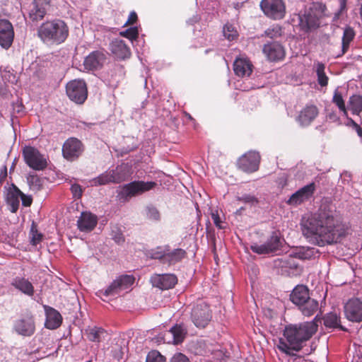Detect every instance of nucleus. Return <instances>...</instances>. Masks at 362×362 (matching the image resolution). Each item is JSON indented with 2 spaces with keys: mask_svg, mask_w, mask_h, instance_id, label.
I'll use <instances>...</instances> for the list:
<instances>
[{
  "mask_svg": "<svg viewBox=\"0 0 362 362\" xmlns=\"http://www.w3.org/2000/svg\"><path fill=\"white\" fill-rule=\"evenodd\" d=\"M302 230L309 242L320 247L337 243L346 235L334 205L327 202L303 223Z\"/></svg>",
  "mask_w": 362,
  "mask_h": 362,
  "instance_id": "obj_1",
  "label": "nucleus"
},
{
  "mask_svg": "<svg viewBox=\"0 0 362 362\" xmlns=\"http://www.w3.org/2000/svg\"><path fill=\"white\" fill-rule=\"evenodd\" d=\"M317 315L311 321L285 326L283 338L279 339L278 349L286 355H294L302 349L306 341L316 333L318 328Z\"/></svg>",
  "mask_w": 362,
  "mask_h": 362,
  "instance_id": "obj_2",
  "label": "nucleus"
},
{
  "mask_svg": "<svg viewBox=\"0 0 362 362\" xmlns=\"http://www.w3.org/2000/svg\"><path fill=\"white\" fill-rule=\"evenodd\" d=\"M69 35V28L65 21L53 19L42 23L37 29V35L47 45H61Z\"/></svg>",
  "mask_w": 362,
  "mask_h": 362,
  "instance_id": "obj_3",
  "label": "nucleus"
},
{
  "mask_svg": "<svg viewBox=\"0 0 362 362\" xmlns=\"http://www.w3.org/2000/svg\"><path fill=\"white\" fill-rule=\"evenodd\" d=\"M156 185L154 182L133 181L124 185L118 191L117 197L122 202H128L132 197L140 195Z\"/></svg>",
  "mask_w": 362,
  "mask_h": 362,
  "instance_id": "obj_4",
  "label": "nucleus"
},
{
  "mask_svg": "<svg viewBox=\"0 0 362 362\" xmlns=\"http://www.w3.org/2000/svg\"><path fill=\"white\" fill-rule=\"evenodd\" d=\"M211 318V311L206 303L200 300L194 305L191 312V320L197 327H206Z\"/></svg>",
  "mask_w": 362,
  "mask_h": 362,
  "instance_id": "obj_5",
  "label": "nucleus"
},
{
  "mask_svg": "<svg viewBox=\"0 0 362 362\" xmlns=\"http://www.w3.org/2000/svg\"><path fill=\"white\" fill-rule=\"evenodd\" d=\"M187 334V326L183 323L175 324L169 330L159 334L158 341L180 344L183 342Z\"/></svg>",
  "mask_w": 362,
  "mask_h": 362,
  "instance_id": "obj_6",
  "label": "nucleus"
},
{
  "mask_svg": "<svg viewBox=\"0 0 362 362\" xmlns=\"http://www.w3.org/2000/svg\"><path fill=\"white\" fill-rule=\"evenodd\" d=\"M134 277L132 275H121L105 289L98 291L100 296H115L120 293V292L129 289L134 283Z\"/></svg>",
  "mask_w": 362,
  "mask_h": 362,
  "instance_id": "obj_7",
  "label": "nucleus"
},
{
  "mask_svg": "<svg viewBox=\"0 0 362 362\" xmlns=\"http://www.w3.org/2000/svg\"><path fill=\"white\" fill-rule=\"evenodd\" d=\"M23 156L25 163L32 169L42 170L47 165L44 156L35 147L26 146L23 148Z\"/></svg>",
  "mask_w": 362,
  "mask_h": 362,
  "instance_id": "obj_8",
  "label": "nucleus"
},
{
  "mask_svg": "<svg viewBox=\"0 0 362 362\" xmlns=\"http://www.w3.org/2000/svg\"><path fill=\"white\" fill-rule=\"evenodd\" d=\"M69 98L77 104H83L88 96V89L83 80H74L69 82L66 86Z\"/></svg>",
  "mask_w": 362,
  "mask_h": 362,
  "instance_id": "obj_9",
  "label": "nucleus"
},
{
  "mask_svg": "<svg viewBox=\"0 0 362 362\" xmlns=\"http://www.w3.org/2000/svg\"><path fill=\"white\" fill-rule=\"evenodd\" d=\"M282 245L281 238L274 232L267 241L261 245L254 243L250 245L251 250L258 255H267L280 250Z\"/></svg>",
  "mask_w": 362,
  "mask_h": 362,
  "instance_id": "obj_10",
  "label": "nucleus"
},
{
  "mask_svg": "<svg viewBox=\"0 0 362 362\" xmlns=\"http://www.w3.org/2000/svg\"><path fill=\"white\" fill-rule=\"evenodd\" d=\"M260 7L264 13L273 19H281L285 14V6L282 0H262Z\"/></svg>",
  "mask_w": 362,
  "mask_h": 362,
  "instance_id": "obj_11",
  "label": "nucleus"
},
{
  "mask_svg": "<svg viewBox=\"0 0 362 362\" xmlns=\"http://www.w3.org/2000/svg\"><path fill=\"white\" fill-rule=\"evenodd\" d=\"M13 330L23 337H31L35 332V322L31 314L22 316L13 323Z\"/></svg>",
  "mask_w": 362,
  "mask_h": 362,
  "instance_id": "obj_12",
  "label": "nucleus"
},
{
  "mask_svg": "<svg viewBox=\"0 0 362 362\" xmlns=\"http://www.w3.org/2000/svg\"><path fill=\"white\" fill-rule=\"evenodd\" d=\"M83 151V145L76 138H69L62 146V155L69 161L76 160Z\"/></svg>",
  "mask_w": 362,
  "mask_h": 362,
  "instance_id": "obj_13",
  "label": "nucleus"
},
{
  "mask_svg": "<svg viewBox=\"0 0 362 362\" xmlns=\"http://www.w3.org/2000/svg\"><path fill=\"white\" fill-rule=\"evenodd\" d=\"M260 156L257 151H248L238 160V168L245 173H253L258 170Z\"/></svg>",
  "mask_w": 362,
  "mask_h": 362,
  "instance_id": "obj_14",
  "label": "nucleus"
},
{
  "mask_svg": "<svg viewBox=\"0 0 362 362\" xmlns=\"http://www.w3.org/2000/svg\"><path fill=\"white\" fill-rule=\"evenodd\" d=\"M51 0H33L29 10L28 18L32 22L42 21L50 6Z\"/></svg>",
  "mask_w": 362,
  "mask_h": 362,
  "instance_id": "obj_15",
  "label": "nucleus"
},
{
  "mask_svg": "<svg viewBox=\"0 0 362 362\" xmlns=\"http://www.w3.org/2000/svg\"><path fill=\"white\" fill-rule=\"evenodd\" d=\"M344 315L346 319L353 322L362 321V301L358 298L348 300L344 305Z\"/></svg>",
  "mask_w": 362,
  "mask_h": 362,
  "instance_id": "obj_16",
  "label": "nucleus"
},
{
  "mask_svg": "<svg viewBox=\"0 0 362 362\" xmlns=\"http://www.w3.org/2000/svg\"><path fill=\"white\" fill-rule=\"evenodd\" d=\"M14 40V29L12 23L7 19H0V46L8 49Z\"/></svg>",
  "mask_w": 362,
  "mask_h": 362,
  "instance_id": "obj_17",
  "label": "nucleus"
},
{
  "mask_svg": "<svg viewBox=\"0 0 362 362\" xmlns=\"http://www.w3.org/2000/svg\"><path fill=\"white\" fill-rule=\"evenodd\" d=\"M315 191V185L314 182L310 183L293 193L288 200L287 204L289 205L297 206L303 202L309 199Z\"/></svg>",
  "mask_w": 362,
  "mask_h": 362,
  "instance_id": "obj_18",
  "label": "nucleus"
},
{
  "mask_svg": "<svg viewBox=\"0 0 362 362\" xmlns=\"http://www.w3.org/2000/svg\"><path fill=\"white\" fill-rule=\"evenodd\" d=\"M151 283L153 287L161 290L172 288L177 282V276L173 274H155L151 277Z\"/></svg>",
  "mask_w": 362,
  "mask_h": 362,
  "instance_id": "obj_19",
  "label": "nucleus"
},
{
  "mask_svg": "<svg viewBox=\"0 0 362 362\" xmlns=\"http://www.w3.org/2000/svg\"><path fill=\"white\" fill-rule=\"evenodd\" d=\"M268 60L278 62L284 59L286 51L281 44L277 42H272L264 45L262 49Z\"/></svg>",
  "mask_w": 362,
  "mask_h": 362,
  "instance_id": "obj_20",
  "label": "nucleus"
},
{
  "mask_svg": "<svg viewBox=\"0 0 362 362\" xmlns=\"http://www.w3.org/2000/svg\"><path fill=\"white\" fill-rule=\"evenodd\" d=\"M98 221L96 215L89 211H83L77 220V228L81 232L89 233L95 228Z\"/></svg>",
  "mask_w": 362,
  "mask_h": 362,
  "instance_id": "obj_21",
  "label": "nucleus"
},
{
  "mask_svg": "<svg viewBox=\"0 0 362 362\" xmlns=\"http://www.w3.org/2000/svg\"><path fill=\"white\" fill-rule=\"evenodd\" d=\"M112 54L118 59L124 60L131 56V51L126 42L119 38L112 40L109 45Z\"/></svg>",
  "mask_w": 362,
  "mask_h": 362,
  "instance_id": "obj_22",
  "label": "nucleus"
},
{
  "mask_svg": "<svg viewBox=\"0 0 362 362\" xmlns=\"http://www.w3.org/2000/svg\"><path fill=\"white\" fill-rule=\"evenodd\" d=\"M105 59L106 56L102 51H93L85 58L84 68L88 71L98 70L102 67Z\"/></svg>",
  "mask_w": 362,
  "mask_h": 362,
  "instance_id": "obj_23",
  "label": "nucleus"
},
{
  "mask_svg": "<svg viewBox=\"0 0 362 362\" xmlns=\"http://www.w3.org/2000/svg\"><path fill=\"white\" fill-rule=\"evenodd\" d=\"M295 258L296 257H293L291 252L288 256L276 259L274 261V265L276 267L281 268L283 272L294 274L298 270V264Z\"/></svg>",
  "mask_w": 362,
  "mask_h": 362,
  "instance_id": "obj_24",
  "label": "nucleus"
},
{
  "mask_svg": "<svg viewBox=\"0 0 362 362\" xmlns=\"http://www.w3.org/2000/svg\"><path fill=\"white\" fill-rule=\"evenodd\" d=\"M319 111L315 105H306L299 113L297 120L300 126L307 127L317 117Z\"/></svg>",
  "mask_w": 362,
  "mask_h": 362,
  "instance_id": "obj_25",
  "label": "nucleus"
},
{
  "mask_svg": "<svg viewBox=\"0 0 362 362\" xmlns=\"http://www.w3.org/2000/svg\"><path fill=\"white\" fill-rule=\"evenodd\" d=\"M299 20L300 27L307 32L320 26V20L312 11H305L303 15L299 16Z\"/></svg>",
  "mask_w": 362,
  "mask_h": 362,
  "instance_id": "obj_26",
  "label": "nucleus"
},
{
  "mask_svg": "<svg viewBox=\"0 0 362 362\" xmlns=\"http://www.w3.org/2000/svg\"><path fill=\"white\" fill-rule=\"evenodd\" d=\"M11 285L18 291L28 296H33L35 289L33 284L23 276H16L12 279Z\"/></svg>",
  "mask_w": 362,
  "mask_h": 362,
  "instance_id": "obj_27",
  "label": "nucleus"
},
{
  "mask_svg": "<svg viewBox=\"0 0 362 362\" xmlns=\"http://www.w3.org/2000/svg\"><path fill=\"white\" fill-rule=\"evenodd\" d=\"M46 313L45 327L49 329L58 328L62 322V317L60 313L54 308L45 305Z\"/></svg>",
  "mask_w": 362,
  "mask_h": 362,
  "instance_id": "obj_28",
  "label": "nucleus"
},
{
  "mask_svg": "<svg viewBox=\"0 0 362 362\" xmlns=\"http://www.w3.org/2000/svg\"><path fill=\"white\" fill-rule=\"evenodd\" d=\"M22 192L14 185L11 184L7 189L6 202L10 206V211L16 213L20 205V199Z\"/></svg>",
  "mask_w": 362,
  "mask_h": 362,
  "instance_id": "obj_29",
  "label": "nucleus"
},
{
  "mask_svg": "<svg viewBox=\"0 0 362 362\" xmlns=\"http://www.w3.org/2000/svg\"><path fill=\"white\" fill-rule=\"evenodd\" d=\"M114 177L115 183H120L129 178L132 175V165L127 163H122L118 165L115 169L110 170Z\"/></svg>",
  "mask_w": 362,
  "mask_h": 362,
  "instance_id": "obj_30",
  "label": "nucleus"
},
{
  "mask_svg": "<svg viewBox=\"0 0 362 362\" xmlns=\"http://www.w3.org/2000/svg\"><path fill=\"white\" fill-rule=\"evenodd\" d=\"M308 298H310L309 289L304 285H297L290 295V300L296 306L302 305L303 302Z\"/></svg>",
  "mask_w": 362,
  "mask_h": 362,
  "instance_id": "obj_31",
  "label": "nucleus"
},
{
  "mask_svg": "<svg viewBox=\"0 0 362 362\" xmlns=\"http://www.w3.org/2000/svg\"><path fill=\"white\" fill-rule=\"evenodd\" d=\"M252 64L244 58H237L233 63V70L235 75L244 77L249 76L252 73Z\"/></svg>",
  "mask_w": 362,
  "mask_h": 362,
  "instance_id": "obj_32",
  "label": "nucleus"
},
{
  "mask_svg": "<svg viewBox=\"0 0 362 362\" xmlns=\"http://www.w3.org/2000/svg\"><path fill=\"white\" fill-rule=\"evenodd\" d=\"M187 252L185 250L181 248H176L171 250L170 246L168 245L167 255L165 256V264L168 265L175 264L181 262L185 258Z\"/></svg>",
  "mask_w": 362,
  "mask_h": 362,
  "instance_id": "obj_33",
  "label": "nucleus"
},
{
  "mask_svg": "<svg viewBox=\"0 0 362 362\" xmlns=\"http://www.w3.org/2000/svg\"><path fill=\"white\" fill-rule=\"evenodd\" d=\"M292 256L300 259H310L319 256V251L315 247H302L292 252Z\"/></svg>",
  "mask_w": 362,
  "mask_h": 362,
  "instance_id": "obj_34",
  "label": "nucleus"
},
{
  "mask_svg": "<svg viewBox=\"0 0 362 362\" xmlns=\"http://www.w3.org/2000/svg\"><path fill=\"white\" fill-rule=\"evenodd\" d=\"M302 314L305 316H311L319 309L318 301L315 299L308 298L302 305L298 306Z\"/></svg>",
  "mask_w": 362,
  "mask_h": 362,
  "instance_id": "obj_35",
  "label": "nucleus"
},
{
  "mask_svg": "<svg viewBox=\"0 0 362 362\" xmlns=\"http://www.w3.org/2000/svg\"><path fill=\"white\" fill-rule=\"evenodd\" d=\"M340 316L336 313L331 312L327 313L324 317V325L327 328H338L343 331H346L347 329L341 325Z\"/></svg>",
  "mask_w": 362,
  "mask_h": 362,
  "instance_id": "obj_36",
  "label": "nucleus"
},
{
  "mask_svg": "<svg viewBox=\"0 0 362 362\" xmlns=\"http://www.w3.org/2000/svg\"><path fill=\"white\" fill-rule=\"evenodd\" d=\"M90 186L98 187L115 183L114 177L110 170H107L98 177L93 178L89 181Z\"/></svg>",
  "mask_w": 362,
  "mask_h": 362,
  "instance_id": "obj_37",
  "label": "nucleus"
},
{
  "mask_svg": "<svg viewBox=\"0 0 362 362\" xmlns=\"http://www.w3.org/2000/svg\"><path fill=\"white\" fill-rule=\"evenodd\" d=\"M85 333L89 341L99 343L102 341L104 334H105V331L102 327H88L85 329Z\"/></svg>",
  "mask_w": 362,
  "mask_h": 362,
  "instance_id": "obj_38",
  "label": "nucleus"
},
{
  "mask_svg": "<svg viewBox=\"0 0 362 362\" xmlns=\"http://www.w3.org/2000/svg\"><path fill=\"white\" fill-rule=\"evenodd\" d=\"M347 108L351 111L353 115H359L362 112V95H353L350 96Z\"/></svg>",
  "mask_w": 362,
  "mask_h": 362,
  "instance_id": "obj_39",
  "label": "nucleus"
},
{
  "mask_svg": "<svg viewBox=\"0 0 362 362\" xmlns=\"http://www.w3.org/2000/svg\"><path fill=\"white\" fill-rule=\"evenodd\" d=\"M355 32L352 28L347 26L344 30L341 42V54H344L349 48L350 42L354 40Z\"/></svg>",
  "mask_w": 362,
  "mask_h": 362,
  "instance_id": "obj_40",
  "label": "nucleus"
},
{
  "mask_svg": "<svg viewBox=\"0 0 362 362\" xmlns=\"http://www.w3.org/2000/svg\"><path fill=\"white\" fill-rule=\"evenodd\" d=\"M332 103L335 104L339 108V111L342 112L344 117H347L348 112L346 107L345 102L343 99L342 94L339 91V88H337L334 91V95L332 100Z\"/></svg>",
  "mask_w": 362,
  "mask_h": 362,
  "instance_id": "obj_41",
  "label": "nucleus"
},
{
  "mask_svg": "<svg viewBox=\"0 0 362 362\" xmlns=\"http://www.w3.org/2000/svg\"><path fill=\"white\" fill-rule=\"evenodd\" d=\"M168 245L157 247L149 252L151 259H158L162 264H165V256L167 255Z\"/></svg>",
  "mask_w": 362,
  "mask_h": 362,
  "instance_id": "obj_42",
  "label": "nucleus"
},
{
  "mask_svg": "<svg viewBox=\"0 0 362 362\" xmlns=\"http://www.w3.org/2000/svg\"><path fill=\"white\" fill-rule=\"evenodd\" d=\"M325 66L322 62H317L316 64V74L317 76V82L321 86H326L328 83V77L326 76Z\"/></svg>",
  "mask_w": 362,
  "mask_h": 362,
  "instance_id": "obj_43",
  "label": "nucleus"
},
{
  "mask_svg": "<svg viewBox=\"0 0 362 362\" xmlns=\"http://www.w3.org/2000/svg\"><path fill=\"white\" fill-rule=\"evenodd\" d=\"M30 244L36 246L42 240V234L39 233L37 228V225L33 222L30 231Z\"/></svg>",
  "mask_w": 362,
  "mask_h": 362,
  "instance_id": "obj_44",
  "label": "nucleus"
},
{
  "mask_svg": "<svg viewBox=\"0 0 362 362\" xmlns=\"http://www.w3.org/2000/svg\"><path fill=\"white\" fill-rule=\"evenodd\" d=\"M265 35L270 38H276L282 35L283 30L279 25H273L267 28L265 32Z\"/></svg>",
  "mask_w": 362,
  "mask_h": 362,
  "instance_id": "obj_45",
  "label": "nucleus"
},
{
  "mask_svg": "<svg viewBox=\"0 0 362 362\" xmlns=\"http://www.w3.org/2000/svg\"><path fill=\"white\" fill-rule=\"evenodd\" d=\"M146 217L152 221H158L160 219V214L158 209L153 206H148L146 208Z\"/></svg>",
  "mask_w": 362,
  "mask_h": 362,
  "instance_id": "obj_46",
  "label": "nucleus"
},
{
  "mask_svg": "<svg viewBox=\"0 0 362 362\" xmlns=\"http://www.w3.org/2000/svg\"><path fill=\"white\" fill-rule=\"evenodd\" d=\"M146 362H165V358L159 351L152 350L147 354Z\"/></svg>",
  "mask_w": 362,
  "mask_h": 362,
  "instance_id": "obj_47",
  "label": "nucleus"
},
{
  "mask_svg": "<svg viewBox=\"0 0 362 362\" xmlns=\"http://www.w3.org/2000/svg\"><path fill=\"white\" fill-rule=\"evenodd\" d=\"M223 33L225 37L229 40H233L238 36L237 31L232 25H226L223 27Z\"/></svg>",
  "mask_w": 362,
  "mask_h": 362,
  "instance_id": "obj_48",
  "label": "nucleus"
},
{
  "mask_svg": "<svg viewBox=\"0 0 362 362\" xmlns=\"http://www.w3.org/2000/svg\"><path fill=\"white\" fill-rule=\"evenodd\" d=\"M120 35L130 40L137 38L139 32L136 27H132L124 31L120 32Z\"/></svg>",
  "mask_w": 362,
  "mask_h": 362,
  "instance_id": "obj_49",
  "label": "nucleus"
},
{
  "mask_svg": "<svg viewBox=\"0 0 362 362\" xmlns=\"http://www.w3.org/2000/svg\"><path fill=\"white\" fill-rule=\"evenodd\" d=\"M127 348L124 344L122 346L117 344V346L112 350L113 356L115 358L119 360V359L122 358L123 356L127 352Z\"/></svg>",
  "mask_w": 362,
  "mask_h": 362,
  "instance_id": "obj_50",
  "label": "nucleus"
},
{
  "mask_svg": "<svg viewBox=\"0 0 362 362\" xmlns=\"http://www.w3.org/2000/svg\"><path fill=\"white\" fill-rule=\"evenodd\" d=\"M238 199L242 202L251 205H255L258 203L257 198L252 194H243L242 197H239Z\"/></svg>",
  "mask_w": 362,
  "mask_h": 362,
  "instance_id": "obj_51",
  "label": "nucleus"
},
{
  "mask_svg": "<svg viewBox=\"0 0 362 362\" xmlns=\"http://www.w3.org/2000/svg\"><path fill=\"white\" fill-rule=\"evenodd\" d=\"M211 218L218 228L224 229L226 228L217 211L211 213Z\"/></svg>",
  "mask_w": 362,
  "mask_h": 362,
  "instance_id": "obj_52",
  "label": "nucleus"
},
{
  "mask_svg": "<svg viewBox=\"0 0 362 362\" xmlns=\"http://www.w3.org/2000/svg\"><path fill=\"white\" fill-rule=\"evenodd\" d=\"M112 238L115 240L117 244H122L124 242V237L122 233L117 229V230L112 231Z\"/></svg>",
  "mask_w": 362,
  "mask_h": 362,
  "instance_id": "obj_53",
  "label": "nucleus"
},
{
  "mask_svg": "<svg viewBox=\"0 0 362 362\" xmlns=\"http://www.w3.org/2000/svg\"><path fill=\"white\" fill-rule=\"evenodd\" d=\"M28 182L30 185L33 186L37 189L40 188L41 180L37 175H30L28 177Z\"/></svg>",
  "mask_w": 362,
  "mask_h": 362,
  "instance_id": "obj_54",
  "label": "nucleus"
},
{
  "mask_svg": "<svg viewBox=\"0 0 362 362\" xmlns=\"http://www.w3.org/2000/svg\"><path fill=\"white\" fill-rule=\"evenodd\" d=\"M71 191L76 198H80L82 195L83 190L81 185L78 184H74L71 187Z\"/></svg>",
  "mask_w": 362,
  "mask_h": 362,
  "instance_id": "obj_55",
  "label": "nucleus"
},
{
  "mask_svg": "<svg viewBox=\"0 0 362 362\" xmlns=\"http://www.w3.org/2000/svg\"><path fill=\"white\" fill-rule=\"evenodd\" d=\"M170 362H190V361L186 356H185L184 354H182L181 353H177L172 357Z\"/></svg>",
  "mask_w": 362,
  "mask_h": 362,
  "instance_id": "obj_56",
  "label": "nucleus"
},
{
  "mask_svg": "<svg viewBox=\"0 0 362 362\" xmlns=\"http://www.w3.org/2000/svg\"><path fill=\"white\" fill-rule=\"evenodd\" d=\"M21 199L22 202V205L24 206H30L32 204L33 199L30 195H26L22 192Z\"/></svg>",
  "mask_w": 362,
  "mask_h": 362,
  "instance_id": "obj_57",
  "label": "nucleus"
},
{
  "mask_svg": "<svg viewBox=\"0 0 362 362\" xmlns=\"http://www.w3.org/2000/svg\"><path fill=\"white\" fill-rule=\"evenodd\" d=\"M289 356L293 358V362H313V361H311L304 356L297 354L296 352L294 353V355H289Z\"/></svg>",
  "mask_w": 362,
  "mask_h": 362,
  "instance_id": "obj_58",
  "label": "nucleus"
},
{
  "mask_svg": "<svg viewBox=\"0 0 362 362\" xmlns=\"http://www.w3.org/2000/svg\"><path fill=\"white\" fill-rule=\"evenodd\" d=\"M137 20V15L136 12L132 11L129 16V18L125 24H134Z\"/></svg>",
  "mask_w": 362,
  "mask_h": 362,
  "instance_id": "obj_59",
  "label": "nucleus"
},
{
  "mask_svg": "<svg viewBox=\"0 0 362 362\" xmlns=\"http://www.w3.org/2000/svg\"><path fill=\"white\" fill-rule=\"evenodd\" d=\"M327 118L332 122H338L339 120V117L335 112H332L328 113L327 115Z\"/></svg>",
  "mask_w": 362,
  "mask_h": 362,
  "instance_id": "obj_60",
  "label": "nucleus"
},
{
  "mask_svg": "<svg viewBox=\"0 0 362 362\" xmlns=\"http://www.w3.org/2000/svg\"><path fill=\"white\" fill-rule=\"evenodd\" d=\"M7 176V168L6 166H4L1 169H0V185L2 182Z\"/></svg>",
  "mask_w": 362,
  "mask_h": 362,
  "instance_id": "obj_61",
  "label": "nucleus"
},
{
  "mask_svg": "<svg viewBox=\"0 0 362 362\" xmlns=\"http://www.w3.org/2000/svg\"><path fill=\"white\" fill-rule=\"evenodd\" d=\"M346 117H347V125L348 126H351L353 128H355L356 126L358 125L351 118L348 117V116Z\"/></svg>",
  "mask_w": 362,
  "mask_h": 362,
  "instance_id": "obj_62",
  "label": "nucleus"
},
{
  "mask_svg": "<svg viewBox=\"0 0 362 362\" xmlns=\"http://www.w3.org/2000/svg\"><path fill=\"white\" fill-rule=\"evenodd\" d=\"M243 5V3H235L234 4V8L236 9V10H240L242 6Z\"/></svg>",
  "mask_w": 362,
  "mask_h": 362,
  "instance_id": "obj_63",
  "label": "nucleus"
},
{
  "mask_svg": "<svg viewBox=\"0 0 362 362\" xmlns=\"http://www.w3.org/2000/svg\"><path fill=\"white\" fill-rule=\"evenodd\" d=\"M361 13L362 15V6H361Z\"/></svg>",
  "mask_w": 362,
  "mask_h": 362,
  "instance_id": "obj_64",
  "label": "nucleus"
}]
</instances>
